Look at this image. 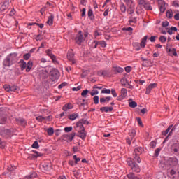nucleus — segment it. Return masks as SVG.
I'll use <instances>...</instances> for the list:
<instances>
[{
	"mask_svg": "<svg viewBox=\"0 0 179 179\" xmlns=\"http://www.w3.org/2000/svg\"><path fill=\"white\" fill-rule=\"evenodd\" d=\"M3 89H5L6 92H10V85H5Z\"/></svg>",
	"mask_w": 179,
	"mask_h": 179,
	"instance_id": "obj_56",
	"label": "nucleus"
},
{
	"mask_svg": "<svg viewBox=\"0 0 179 179\" xmlns=\"http://www.w3.org/2000/svg\"><path fill=\"white\" fill-rule=\"evenodd\" d=\"M150 146L152 148H156V143L155 141H152L150 143Z\"/></svg>",
	"mask_w": 179,
	"mask_h": 179,
	"instance_id": "obj_64",
	"label": "nucleus"
},
{
	"mask_svg": "<svg viewBox=\"0 0 179 179\" xmlns=\"http://www.w3.org/2000/svg\"><path fill=\"white\" fill-rule=\"evenodd\" d=\"M46 23L49 26H52V24H54V15H51L50 16H48V21L46 22Z\"/></svg>",
	"mask_w": 179,
	"mask_h": 179,
	"instance_id": "obj_15",
	"label": "nucleus"
},
{
	"mask_svg": "<svg viewBox=\"0 0 179 179\" xmlns=\"http://www.w3.org/2000/svg\"><path fill=\"white\" fill-rule=\"evenodd\" d=\"M97 94H99V90H96L95 88H94V90H92L90 92V95L92 96H97Z\"/></svg>",
	"mask_w": 179,
	"mask_h": 179,
	"instance_id": "obj_34",
	"label": "nucleus"
},
{
	"mask_svg": "<svg viewBox=\"0 0 179 179\" xmlns=\"http://www.w3.org/2000/svg\"><path fill=\"white\" fill-rule=\"evenodd\" d=\"M158 5L161 13H164L166 12V2L163 0L158 1Z\"/></svg>",
	"mask_w": 179,
	"mask_h": 179,
	"instance_id": "obj_8",
	"label": "nucleus"
},
{
	"mask_svg": "<svg viewBox=\"0 0 179 179\" xmlns=\"http://www.w3.org/2000/svg\"><path fill=\"white\" fill-rule=\"evenodd\" d=\"M129 179H139V178L136 177L134 173H130L127 175Z\"/></svg>",
	"mask_w": 179,
	"mask_h": 179,
	"instance_id": "obj_28",
	"label": "nucleus"
},
{
	"mask_svg": "<svg viewBox=\"0 0 179 179\" xmlns=\"http://www.w3.org/2000/svg\"><path fill=\"white\" fill-rule=\"evenodd\" d=\"M31 57V55L30 53H26L23 55V58L25 61H29Z\"/></svg>",
	"mask_w": 179,
	"mask_h": 179,
	"instance_id": "obj_35",
	"label": "nucleus"
},
{
	"mask_svg": "<svg viewBox=\"0 0 179 179\" xmlns=\"http://www.w3.org/2000/svg\"><path fill=\"white\" fill-rule=\"evenodd\" d=\"M6 9H8V4H6V3H4L3 5H1L0 10H1V12H5Z\"/></svg>",
	"mask_w": 179,
	"mask_h": 179,
	"instance_id": "obj_32",
	"label": "nucleus"
},
{
	"mask_svg": "<svg viewBox=\"0 0 179 179\" xmlns=\"http://www.w3.org/2000/svg\"><path fill=\"white\" fill-rule=\"evenodd\" d=\"M78 117H79V114L73 113V114L69 115L68 118H69V120H71V121H75V120H76V118H78Z\"/></svg>",
	"mask_w": 179,
	"mask_h": 179,
	"instance_id": "obj_19",
	"label": "nucleus"
},
{
	"mask_svg": "<svg viewBox=\"0 0 179 179\" xmlns=\"http://www.w3.org/2000/svg\"><path fill=\"white\" fill-rule=\"evenodd\" d=\"M133 30H134V29L131 27L122 28L123 31H131V34H132Z\"/></svg>",
	"mask_w": 179,
	"mask_h": 179,
	"instance_id": "obj_38",
	"label": "nucleus"
},
{
	"mask_svg": "<svg viewBox=\"0 0 179 179\" xmlns=\"http://www.w3.org/2000/svg\"><path fill=\"white\" fill-rule=\"evenodd\" d=\"M94 104H99V96H95L93 98Z\"/></svg>",
	"mask_w": 179,
	"mask_h": 179,
	"instance_id": "obj_55",
	"label": "nucleus"
},
{
	"mask_svg": "<svg viewBox=\"0 0 179 179\" xmlns=\"http://www.w3.org/2000/svg\"><path fill=\"white\" fill-rule=\"evenodd\" d=\"M134 156L135 162H137V163H141L142 162V159H141V157H139V155H134Z\"/></svg>",
	"mask_w": 179,
	"mask_h": 179,
	"instance_id": "obj_40",
	"label": "nucleus"
},
{
	"mask_svg": "<svg viewBox=\"0 0 179 179\" xmlns=\"http://www.w3.org/2000/svg\"><path fill=\"white\" fill-rule=\"evenodd\" d=\"M100 111H101V113H111V111H113V107L103 106L100 108Z\"/></svg>",
	"mask_w": 179,
	"mask_h": 179,
	"instance_id": "obj_12",
	"label": "nucleus"
},
{
	"mask_svg": "<svg viewBox=\"0 0 179 179\" xmlns=\"http://www.w3.org/2000/svg\"><path fill=\"white\" fill-rule=\"evenodd\" d=\"M29 176L30 179L36 178H37V173L36 172H31Z\"/></svg>",
	"mask_w": 179,
	"mask_h": 179,
	"instance_id": "obj_43",
	"label": "nucleus"
},
{
	"mask_svg": "<svg viewBox=\"0 0 179 179\" xmlns=\"http://www.w3.org/2000/svg\"><path fill=\"white\" fill-rule=\"evenodd\" d=\"M16 90H17V86H10V92H16Z\"/></svg>",
	"mask_w": 179,
	"mask_h": 179,
	"instance_id": "obj_50",
	"label": "nucleus"
},
{
	"mask_svg": "<svg viewBox=\"0 0 179 179\" xmlns=\"http://www.w3.org/2000/svg\"><path fill=\"white\" fill-rule=\"evenodd\" d=\"M44 118L45 121H52V116L51 115L44 117Z\"/></svg>",
	"mask_w": 179,
	"mask_h": 179,
	"instance_id": "obj_59",
	"label": "nucleus"
},
{
	"mask_svg": "<svg viewBox=\"0 0 179 179\" xmlns=\"http://www.w3.org/2000/svg\"><path fill=\"white\" fill-rule=\"evenodd\" d=\"M130 136H131V138L135 137V135H136V132L135 131V130H132L131 132L129 133Z\"/></svg>",
	"mask_w": 179,
	"mask_h": 179,
	"instance_id": "obj_63",
	"label": "nucleus"
},
{
	"mask_svg": "<svg viewBox=\"0 0 179 179\" xmlns=\"http://www.w3.org/2000/svg\"><path fill=\"white\" fill-rule=\"evenodd\" d=\"M17 61V54L11 53L6 57V58L3 61L4 66H10L14 62Z\"/></svg>",
	"mask_w": 179,
	"mask_h": 179,
	"instance_id": "obj_1",
	"label": "nucleus"
},
{
	"mask_svg": "<svg viewBox=\"0 0 179 179\" xmlns=\"http://www.w3.org/2000/svg\"><path fill=\"white\" fill-rule=\"evenodd\" d=\"M99 45H101V47H102L103 48H106V47H107V43H106V41H100L99 42Z\"/></svg>",
	"mask_w": 179,
	"mask_h": 179,
	"instance_id": "obj_37",
	"label": "nucleus"
},
{
	"mask_svg": "<svg viewBox=\"0 0 179 179\" xmlns=\"http://www.w3.org/2000/svg\"><path fill=\"white\" fill-rule=\"evenodd\" d=\"M169 52H171V54H172V55L174 57H177V51L176 50V48H173L169 49Z\"/></svg>",
	"mask_w": 179,
	"mask_h": 179,
	"instance_id": "obj_29",
	"label": "nucleus"
},
{
	"mask_svg": "<svg viewBox=\"0 0 179 179\" xmlns=\"http://www.w3.org/2000/svg\"><path fill=\"white\" fill-rule=\"evenodd\" d=\"M120 8L122 13H125V12H127V7L125 6V4H124V3H120Z\"/></svg>",
	"mask_w": 179,
	"mask_h": 179,
	"instance_id": "obj_22",
	"label": "nucleus"
},
{
	"mask_svg": "<svg viewBox=\"0 0 179 179\" xmlns=\"http://www.w3.org/2000/svg\"><path fill=\"white\" fill-rule=\"evenodd\" d=\"M19 65L21 71L26 70V72H30L31 71V68H33V62L29 61L27 63L24 62V60L21 59L19 62Z\"/></svg>",
	"mask_w": 179,
	"mask_h": 179,
	"instance_id": "obj_2",
	"label": "nucleus"
},
{
	"mask_svg": "<svg viewBox=\"0 0 179 179\" xmlns=\"http://www.w3.org/2000/svg\"><path fill=\"white\" fill-rule=\"evenodd\" d=\"M173 31H177V27H171V29L168 30V34L171 36L173 34Z\"/></svg>",
	"mask_w": 179,
	"mask_h": 179,
	"instance_id": "obj_30",
	"label": "nucleus"
},
{
	"mask_svg": "<svg viewBox=\"0 0 179 179\" xmlns=\"http://www.w3.org/2000/svg\"><path fill=\"white\" fill-rule=\"evenodd\" d=\"M110 93H111L112 96H113L114 97H117V96H118V94L115 92V89L110 90Z\"/></svg>",
	"mask_w": 179,
	"mask_h": 179,
	"instance_id": "obj_51",
	"label": "nucleus"
},
{
	"mask_svg": "<svg viewBox=\"0 0 179 179\" xmlns=\"http://www.w3.org/2000/svg\"><path fill=\"white\" fill-rule=\"evenodd\" d=\"M66 85H68V83H62V84H60L59 86H58V89H62V87H65V86H66Z\"/></svg>",
	"mask_w": 179,
	"mask_h": 179,
	"instance_id": "obj_60",
	"label": "nucleus"
},
{
	"mask_svg": "<svg viewBox=\"0 0 179 179\" xmlns=\"http://www.w3.org/2000/svg\"><path fill=\"white\" fill-rule=\"evenodd\" d=\"M120 82H121L122 85H123V86H125L129 83V81H128V80H127V78H122Z\"/></svg>",
	"mask_w": 179,
	"mask_h": 179,
	"instance_id": "obj_31",
	"label": "nucleus"
},
{
	"mask_svg": "<svg viewBox=\"0 0 179 179\" xmlns=\"http://www.w3.org/2000/svg\"><path fill=\"white\" fill-rule=\"evenodd\" d=\"M34 153H35V155H34V157H41V156H43V154L42 153H40L37 151H33Z\"/></svg>",
	"mask_w": 179,
	"mask_h": 179,
	"instance_id": "obj_48",
	"label": "nucleus"
},
{
	"mask_svg": "<svg viewBox=\"0 0 179 179\" xmlns=\"http://www.w3.org/2000/svg\"><path fill=\"white\" fill-rule=\"evenodd\" d=\"M128 94V91L125 88H122L120 91V95L117 97V100L121 101V100H124L125 97H127Z\"/></svg>",
	"mask_w": 179,
	"mask_h": 179,
	"instance_id": "obj_7",
	"label": "nucleus"
},
{
	"mask_svg": "<svg viewBox=\"0 0 179 179\" xmlns=\"http://www.w3.org/2000/svg\"><path fill=\"white\" fill-rule=\"evenodd\" d=\"M36 120H38V122H43V121H44L45 118H44V116H37L36 117Z\"/></svg>",
	"mask_w": 179,
	"mask_h": 179,
	"instance_id": "obj_42",
	"label": "nucleus"
},
{
	"mask_svg": "<svg viewBox=\"0 0 179 179\" xmlns=\"http://www.w3.org/2000/svg\"><path fill=\"white\" fill-rule=\"evenodd\" d=\"M173 15H174V13H173L172 10H169L166 11V17H168V19H172Z\"/></svg>",
	"mask_w": 179,
	"mask_h": 179,
	"instance_id": "obj_24",
	"label": "nucleus"
},
{
	"mask_svg": "<svg viewBox=\"0 0 179 179\" xmlns=\"http://www.w3.org/2000/svg\"><path fill=\"white\" fill-rule=\"evenodd\" d=\"M102 88H103V85L101 84L95 85L93 87V89H99V90H101Z\"/></svg>",
	"mask_w": 179,
	"mask_h": 179,
	"instance_id": "obj_53",
	"label": "nucleus"
},
{
	"mask_svg": "<svg viewBox=\"0 0 179 179\" xmlns=\"http://www.w3.org/2000/svg\"><path fill=\"white\" fill-rule=\"evenodd\" d=\"M87 15H88V17H90L91 20H94V15L93 14V10H92V8L89 9Z\"/></svg>",
	"mask_w": 179,
	"mask_h": 179,
	"instance_id": "obj_21",
	"label": "nucleus"
},
{
	"mask_svg": "<svg viewBox=\"0 0 179 179\" xmlns=\"http://www.w3.org/2000/svg\"><path fill=\"white\" fill-rule=\"evenodd\" d=\"M124 3L127 6H135V3H134V0H124Z\"/></svg>",
	"mask_w": 179,
	"mask_h": 179,
	"instance_id": "obj_23",
	"label": "nucleus"
},
{
	"mask_svg": "<svg viewBox=\"0 0 179 179\" xmlns=\"http://www.w3.org/2000/svg\"><path fill=\"white\" fill-rule=\"evenodd\" d=\"M73 127H67L64 128L65 132H71L72 131Z\"/></svg>",
	"mask_w": 179,
	"mask_h": 179,
	"instance_id": "obj_58",
	"label": "nucleus"
},
{
	"mask_svg": "<svg viewBox=\"0 0 179 179\" xmlns=\"http://www.w3.org/2000/svg\"><path fill=\"white\" fill-rule=\"evenodd\" d=\"M171 128H173V125H170L166 131H162V135H167V134H169V132H170V129H171Z\"/></svg>",
	"mask_w": 179,
	"mask_h": 179,
	"instance_id": "obj_36",
	"label": "nucleus"
},
{
	"mask_svg": "<svg viewBox=\"0 0 179 179\" xmlns=\"http://www.w3.org/2000/svg\"><path fill=\"white\" fill-rule=\"evenodd\" d=\"M50 78L52 82H55V80H58L59 78V71L57 69H54L50 72Z\"/></svg>",
	"mask_w": 179,
	"mask_h": 179,
	"instance_id": "obj_4",
	"label": "nucleus"
},
{
	"mask_svg": "<svg viewBox=\"0 0 179 179\" xmlns=\"http://www.w3.org/2000/svg\"><path fill=\"white\" fill-rule=\"evenodd\" d=\"M74 129H76V131H78L85 129V127H83V124L80 122V121H78L76 124V127H74Z\"/></svg>",
	"mask_w": 179,
	"mask_h": 179,
	"instance_id": "obj_11",
	"label": "nucleus"
},
{
	"mask_svg": "<svg viewBox=\"0 0 179 179\" xmlns=\"http://www.w3.org/2000/svg\"><path fill=\"white\" fill-rule=\"evenodd\" d=\"M72 108H73V105H72L71 103H69L63 106L62 110L63 111H68V110H72Z\"/></svg>",
	"mask_w": 179,
	"mask_h": 179,
	"instance_id": "obj_14",
	"label": "nucleus"
},
{
	"mask_svg": "<svg viewBox=\"0 0 179 179\" xmlns=\"http://www.w3.org/2000/svg\"><path fill=\"white\" fill-rule=\"evenodd\" d=\"M157 86V83H152V84H150L148 85V89H150V90H152V89H155V87H156Z\"/></svg>",
	"mask_w": 179,
	"mask_h": 179,
	"instance_id": "obj_45",
	"label": "nucleus"
},
{
	"mask_svg": "<svg viewBox=\"0 0 179 179\" xmlns=\"http://www.w3.org/2000/svg\"><path fill=\"white\" fill-rule=\"evenodd\" d=\"M47 132H48V135H49V136H52V135H54V128L52 127H50L47 129Z\"/></svg>",
	"mask_w": 179,
	"mask_h": 179,
	"instance_id": "obj_27",
	"label": "nucleus"
},
{
	"mask_svg": "<svg viewBox=\"0 0 179 179\" xmlns=\"http://www.w3.org/2000/svg\"><path fill=\"white\" fill-rule=\"evenodd\" d=\"M173 6H174L175 8H179L178 1H173Z\"/></svg>",
	"mask_w": 179,
	"mask_h": 179,
	"instance_id": "obj_62",
	"label": "nucleus"
},
{
	"mask_svg": "<svg viewBox=\"0 0 179 179\" xmlns=\"http://www.w3.org/2000/svg\"><path fill=\"white\" fill-rule=\"evenodd\" d=\"M73 159L75 160L76 164H78V163H79V162L80 160V158H78V157L76 155H73Z\"/></svg>",
	"mask_w": 179,
	"mask_h": 179,
	"instance_id": "obj_49",
	"label": "nucleus"
},
{
	"mask_svg": "<svg viewBox=\"0 0 179 179\" xmlns=\"http://www.w3.org/2000/svg\"><path fill=\"white\" fill-rule=\"evenodd\" d=\"M143 152V148L138 147L134 149V155L139 156V155H142Z\"/></svg>",
	"mask_w": 179,
	"mask_h": 179,
	"instance_id": "obj_13",
	"label": "nucleus"
},
{
	"mask_svg": "<svg viewBox=\"0 0 179 179\" xmlns=\"http://www.w3.org/2000/svg\"><path fill=\"white\" fill-rule=\"evenodd\" d=\"M127 12L129 15H132L135 13V5L131 6H128Z\"/></svg>",
	"mask_w": 179,
	"mask_h": 179,
	"instance_id": "obj_20",
	"label": "nucleus"
},
{
	"mask_svg": "<svg viewBox=\"0 0 179 179\" xmlns=\"http://www.w3.org/2000/svg\"><path fill=\"white\" fill-rule=\"evenodd\" d=\"M148 40V36H145L143 37V38L142 39L141 43H140V46L141 48H145V47H146V41Z\"/></svg>",
	"mask_w": 179,
	"mask_h": 179,
	"instance_id": "obj_18",
	"label": "nucleus"
},
{
	"mask_svg": "<svg viewBox=\"0 0 179 179\" xmlns=\"http://www.w3.org/2000/svg\"><path fill=\"white\" fill-rule=\"evenodd\" d=\"M162 27H167L169 26V21H164L162 23Z\"/></svg>",
	"mask_w": 179,
	"mask_h": 179,
	"instance_id": "obj_61",
	"label": "nucleus"
},
{
	"mask_svg": "<svg viewBox=\"0 0 179 179\" xmlns=\"http://www.w3.org/2000/svg\"><path fill=\"white\" fill-rule=\"evenodd\" d=\"M45 53L47 54V55H48V57L51 58L53 62H57V57H55V55H54V54H52V52H51L50 50H46Z\"/></svg>",
	"mask_w": 179,
	"mask_h": 179,
	"instance_id": "obj_10",
	"label": "nucleus"
},
{
	"mask_svg": "<svg viewBox=\"0 0 179 179\" xmlns=\"http://www.w3.org/2000/svg\"><path fill=\"white\" fill-rule=\"evenodd\" d=\"M124 70L127 73H129V72H131V71H132V67L131 66H126L124 68Z\"/></svg>",
	"mask_w": 179,
	"mask_h": 179,
	"instance_id": "obj_57",
	"label": "nucleus"
},
{
	"mask_svg": "<svg viewBox=\"0 0 179 179\" xmlns=\"http://www.w3.org/2000/svg\"><path fill=\"white\" fill-rule=\"evenodd\" d=\"M159 40L161 43H166V41H167V38L164 36H161Z\"/></svg>",
	"mask_w": 179,
	"mask_h": 179,
	"instance_id": "obj_41",
	"label": "nucleus"
},
{
	"mask_svg": "<svg viewBox=\"0 0 179 179\" xmlns=\"http://www.w3.org/2000/svg\"><path fill=\"white\" fill-rule=\"evenodd\" d=\"M31 148H33V149H38L39 148L38 141H34L31 145Z\"/></svg>",
	"mask_w": 179,
	"mask_h": 179,
	"instance_id": "obj_39",
	"label": "nucleus"
},
{
	"mask_svg": "<svg viewBox=\"0 0 179 179\" xmlns=\"http://www.w3.org/2000/svg\"><path fill=\"white\" fill-rule=\"evenodd\" d=\"M103 76H108L110 72L107 70H102Z\"/></svg>",
	"mask_w": 179,
	"mask_h": 179,
	"instance_id": "obj_54",
	"label": "nucleus"
},
{
	"mask_svg": "<svg viewBox=\"0 0 179 179\" xmlns=\"http://www.w3.org/2000/svg\"><path fill=\"white\" fill-rule=\"evenodd\" d=\"M167 163L169 166H177L178 164V159L176 157H171L168 159Z\"/></svg>",
	"mask_w": 179,
	"mask_h": 179,
	"instance_id": "obj_9",
	"label": "nucleus"
},
{
	"mask_svg": "<svg viewBox=\"0 0 179 179\" xmlns=\"http://www.w3.org/2000/svg\"><path fill=\"white\" fill-rule=\"evenodd\" d=\"M78 132L79 138H81V139H85V138H86V131H85V129L79 130Z\"/></svg>",
	"mask_w": 179,
	"mask_h": 179,
	"instance_id": "obj_17",
	"label": "nucleus"
},
{
	"mask_svg": "<svg viewBox=\"0 0 179 179\" xmlns=\"http://www.w3.org/2000/svg\"><path fill=\"white\" fill-rule=\"evenodd\" d=\"M113 69L115 73H122L124 72V69L120 66H114Z\"/></svg>",
	"mask_w": 179,
	"mask_h": 179,
	"instance_id": "obj_16",
	"label": "nucleus"
},
{
	"mask_svg": "<svg viewBox=\"0 0 179 179\" xmlns=\"http://www.w3.org/2000/svg\"><path fill=\"white\" fill-rule=\"evenodd\" d=\"M129 22H130V23H136V22H138V20L136 17H134L133 16H131L130 17Z\"/></svg>",
	"mask_w": 179,
	"mask_h": 179,
	"instance_id": "obj_46",
	"label": "nucleus"
},
{
	"mask_svg": "<svg viewBox=\"0 0 179 179\" xmlns=\"http://www.w3.org/2000/svg\"><path fill=\"white\" fill-rule=\"evenodd\" d=\"M111 93V90L107 89V88H103L101 90V94H110Z\"/></svg>",
	"mask_w": 179,
	"mask_h": 179,
	"instance_id": "obj_26",
	"label": "nucleus"
},
{
	"mask_svg": "<svg viewBox=\"0 0 179 179\" xmlns=\"http://www.w3.org/2000/svg\"><path fill=\"white\" fill-rule=\"evenodd\" d=\"M127 164L128 166H129V167H131V170H133L136 173H139L141 171L139 165L135 163V160L131 158L127 159Z\"/></svg>",
	"mask_w": 179,
	"mask_h": 179,
	"instance_id": "obj_3",
	"label": "nucleus"
},
{
	"mask_svg": "<svg viewBox=\"0 0 179 179\" xmlns=\"http://www.w3.org/2000/svg\"><path fill=\"white\" fill-rule=\"evenodd\" d=\"M111 100V96H107L106 98H100V103H106V101H110Z\"/></svg>",
	"mask_w": 179,
	"mask_h": 179,
	"instance_id": "obj_25",
	"label": "nucleus"
},
{
	"mask_svg": "<svg viewBox=\"0 0 179 179\" xmlns=\"http://www.w3.org/2000/svg\"><path fill=\"white\" fill-rule=\"evenodd\" d=\"M6 145V143L5 142L2 141V140L0 138V148L3 149L5 148Z\"/></svg>",
	"mask_w": 179,
	"mask_h": 179,
	"instance_id": "obj_52",
	"label": "nucleus"
},
{
	"mask_svg": "<svg viewBox=\"0 0 179 179\" xmlns=\"http://www.w3.org/2000/svg\"><path fill=\"white\" fill-rule=\"evenodd\" d=\"M129 106L131 108H135L136 107H138V103L135 101H131L129 103Z\"/></svg>",
	"mask_w": 179,
	"mask_h": 179,
	"instance_id": "obj_33",
	"label": "nucleus"
},
{
	"mask_svg": "<svg viewBox=\"0 0 179 179\" xmlns=\"http://www.w3.org/2000/svg\"><path fill=\"white\" fill-rule=\"evenodd\" d=\"M76 43L78 45H80L83 43V34H82V31H79L76 36Z\"/></svg>",
	"mask_w": 179,
	"mask_h": 179,
	"instance_id": "obj_6",
	"label": "nucleus"
},
{
	"mask_svg": "<svg viewBox=\"0 0 179 179\" xmlns=\"http://www.w3.org/2000/svg\"><path fill=\"white\" fill-rule=\"evenodd\" d=\"M80 122L82 123L83 125V124H84V125H89V121H87V120H86L85 119H81L80 120Z\"/></svg>",
	"mask_w": 179,
	"mask_h": 179,
	"instance_id": "obj_47",
	"label": "nucleus"
},
{
	"mask_svg": "<svg viewBox=\"0 0 179 179\" xmlns=\"http://www.w3.org/2000/svg\"><path fill=\"white\" fill-rule=\"evenodd\" d=\"M87 93H89V90H83L81 93L82 97H86V96H87Z\"/></svg>",
	"mask_w": 179,
	"mask_h": 179,
	"instance_id": "obj_44",
	"label": "nucleus"
},
{
	"mask_svg": "<svg viewBox=\"0 0 179 179\" xmlns=\"http://www.w3.org/2000/svg\"><path fill=\"white\" fill-rule=\"evenodd\" d=\"M73 57H75V55L73 54V50L71 49L67 53V59H69V61H70L71 64H73V65L76 64V60H75Z\"/></svg>",
	"mask_w": 179,
	"mask_h": 179,
	"instance_id": "obj_5",
	"label": "nucleus"
}]
</instances>
